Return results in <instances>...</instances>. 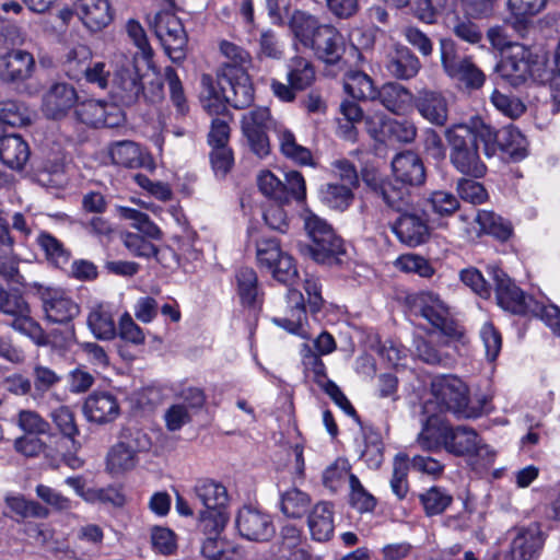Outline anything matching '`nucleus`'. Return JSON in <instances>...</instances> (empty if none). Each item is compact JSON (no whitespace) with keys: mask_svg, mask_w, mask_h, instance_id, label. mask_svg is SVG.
I'll return each mask as SVG.
<instances>
[{"mask_svg":"<svg viewBox=\"0 0 560 560\" xmlns=\"http://www.w3.org/2000/svg\"><path fill=\"white\" fill-rule=\"evenodd\" d=\"M380 194L389 207L400 213L392 226L399 241L408 246H418L424 243L429 237V228L418 210L407 208L405 201L407 190L396 188L393 183L387 180L380 185Z\"/></svg>","mask_w":560,"mask_h":560,"instance_id":"nucleus-1","label":"nucleus"},{"mask_svg":"<svg viewBox=\"0 0 560 560\" xmlns=\"http://www.w3.org/2000/svg\"><path fill=\"white\" fill-rule=\"evenodd\" d=\"M127 34L138 51L132 63L122 66L115 72V84L125 95L121 98L131 101L142 90L141 79L143 69L152 68L153 50L148 42L143 27L137 21H129L126 25Z\"/></svg>","mask_w":560,"mask_h":560,"instance_id":"nucleus-2","label":"nucleus"},{"mask_svg":"<svg viewBox=\"0 0 560 560\" xmlns=\"http://www.w3.org/2000/svg\"><path fill=\"white\" fill-rule=\"evenodd\" d=\"M195 499L203 508L199 512V527L203 533H221L228 521L229 494L226 488L212 479H200L192 488Z\"/></svg>","mask_w":560,"mask_h":560,"instance_id":"nucleus-3","label":"nucleus"},{"mask_svg":"<svg viewBox=\"0 0 560 560\" xmlns=\"http://www.w3.org/2000/svg\"><path fill=\"white\" fill-rule=\"evenodd\" d=\"M431 393L441 410L464 419L478 418L487 404L486 397H482L478 406L470 404L468 386L455 375L434 377L431 382Z\"/></svg>","mask_w":560,"mask_h":560,"instance_id":"nucleus-4","label":"nucleus"},{"mask_svg":"<svg viewBox=\"0 0 560 560\" xmlns=\"http://www.w3.org/2000/svg\"><path fill=\"white\" fill-rule=\"evenodd\" d=\"M304 229L312 240L307 246L308 255L318 264L335 265L345 253L342 241L335 234L332 228L322 218L310 210L301 213Z\"/></svg>","mask_w":560,"mask_h":560,"instance_id":"nucleus-5","label":"nucleus"},{"mask_svg":"<svg viewBox=\"0 0 560 560\" xmlns=\"http://www.w3.org/2000/svg\"><path fill=\"white\" fill-rule=\"evenodd\" d=\"M530 51L523 45H511L497 70L512 85H518L529 77L539 82L548 81L545 60H530Z\"/></svg>","mask_w":560,"mask_h":560,"instance_id":"nucleus-6","label":"nucleus"},{"mask_svg":"<svg viewBox=\"0 0 560 560\" xmlns=\"http://www.w3.org/2000/svg\"><path fill=\"white\" fill-rule=\"evenodd\" d=\"M441 62L447 77L467 89H479L483 85L485 73L472 62L470 57L457 55L453 42H441Z\"/></svg>","mask_w":560,"mask_h":560,"instance_id":"nucleus-7","label":"nucleus"},{"mask_svg":"<svg viewBox=\"0 0 560 560\" xmlns=\"http://www.w3.org/2000/svg\"><path fill=\"white\" fill-rule=\"evenodd\" d=\"M151 26L167 56L175 62L184 60L188 37L182 21L174 13L163 11L154 15Z\"/></svg>","mask_w":560,"mask_h":560,"instance_id":"nucleus-8","label":"nucleus"},{"mask_svg":"<svg viewBox=\"0 0 560 560\" xmlns=\"http://www.w3.org/2000/svg\"><path fill=\"white\" fill-rule=\"evenodd\" d=\"M487 270L495 285L498 304L503 310L513 314H532L533 311L539 310L537 301L526 296L502 269L489 266Z\"/></svg>","mask_w":560,"mask_h":560,"instance_id":"nucleus-9","label":"nucleus"},{"mask_svg":"<svg viewBox=\"0 0 560 560\" xmlns=\"http://www.w3.org/2000/svg\"><path fill=\"white\" fill-rule=\"evenodd\" d=\"M444 450L455 456H474L486 463H491L494 452L487 445L478 433L467 427H451L445 433Z\"/></svg>","mask_w":560,"mask_h":560,"instance_id":"nucleus-10","label":"nucleus"},{"mask_svg":"<svg viewBox=\"0 0 560 560\" xmlns=\"http://www.w3.org/2000/svg\"><path fill=\"white\" fill-rule=\"evenodd\" d=\"M413 308L432 326L451 338L460 337L457 325L451 318L447 305L433 292H420L413 298Z\"/></svg>","mask_w":560,"mask_h":560,"instance_id":"nucleus-11","label":"nucleus"},{"mask_svg":"<svg viewBox=\"0 0 560 560\" xmlns=\"http://www.w3.org/2000/svg\"><path fill=\"white\" fill-rule=\"evenodd\" d=\"M242 130L247 140H294L291 130L273 120L265 107L246 113L242 119Z\"/></svg>","mask_w":560,"mask_h":560,"instance_id":"nucleus-12","label":"nucleus"},{"mask_svg":"<svg viewBox=\"0 0 560 560\" xmlns=\"http://www.w3.org/2000/svg\"><path fill=\"white\" fill-rule=\"evenodd\" d=\"M45 319L52 324H68L80 313V306L71 295L60 288H40L38 290Z\"/></svg>","mask_w":560,"mask_h":560,"instance_id":"nucleus-13","label":"nucleus"},{"mask_svg":"<svg viewBox=\"0 0 560 560\" xmlns=\"http://www.w3.org/2000/svg\"><path fill=\"white\" fill-rule=\"evenodd\" d=\"M75 115L82 124L93 128H114L120 126L125 120L124 113L116 104L100 100H86L78 103Z\"/></svg>","mask_w":560,"mask_h":560,"instance_id":"nucleus-14","label":"nucleus"},{"mask_svg":"<svg viewBox=\"0 0 560 560\" xmlns=\"http://www.w3.org/2000/svg\"><path fill=\"white\" fill-rule=\"evenodd\" d=\"M236 528L243 538L256 542L268 541L276 533L271 516L254 506L238 511Z\"/></svg>","mask_w":560,"mask_h":560,"instance_id":"nucleus-15","label":"nucleus"},{"mask_svg":"<svg viewBox=\"0 0 560 560\" xmlns=\"http://www.w3.org/2000/svg\"><path fill=\"white\" fill-rule=\"evenodd\" d=\"M83 415L89 422L104 425L114 422L120 415L117 397L108 392H93L82 407Z\"/></svg>","mask_w":560,"mask_h":560,"instance_id":"nucleus-16","label":"nucleus"},{"mask_svg":"<svg viewBox=\"0 0 560 560\" xmlns=\"http://www.w3.org/2000/svg\"><path fill=\"white\" fill-rule=\"evenodd\" d=\"M365 125L374 140H413L416 138V128L407 120L386 118L376 114L369 117Z\"/></svg>","mask_w":560,"mask_h":560,"instance_id":"nucleus-17","label":"nucleus"},{"mask_svg":"<svg viewBox=\"0 0 560 560\" xmlns=\"http://www.w3.org/2000/svg\"><path fill=\"white\" fill-rule=\"evenodd\" d=\"M544 544L545 536L539 524L522 527L512 540L509 560H537Z\"/></svg>","mask_w":560,"mask_h":560,"instance_id":"nucleus-18","label":"nucleus"},{"mask_svg":"<svg viewBox=\"0 0 560 560\" xmlns=\"http://www.w3.org/2000/svg\"><path fill=\"white\" fill-rule=\"evenodd\" d=\"M77 101L78 93L71 84L56 82L44 94L42 110L47 118L59 119L67 115Z\"/></svg>","mask_w":560,"mask_h":560,"instance_id":"nucleus-19","label":"nucleus"},{"mask_svg":"<svg viewBox=\"0 0 560 560\" xmlns=\"http://www.w3.org/2000/svg\"><path fill=\"white\" fill-rule=\"evenodd\" d=\"M36 68L33 55L23 49H12L0 55V78L7 82H22L30 79Z\"/></svg>","mask_w":560,"mask_h":560,"instance_id":"nucleus-20","label":"nucleus"},{"mask_svg":"<svg viewBox=\"0 0 560 560\" xmlns=\"http://www.w3.org/2000/svg\"><path fill=\"white\" fill-rule=\"evenodd\" d=\"M75 15L83 26L92 33L102 31L113 20V11L108 0H77Z\"/></svg>","mask_w":560,"mask_h":560,"instance_id":"nucleus-21","label":"nucleus"},{"mask_svg":"<svg viewBox=\"0 0 560 560\" xmlns=\"http://www.w3.org/2000/svg\"><path fill=\"white\" fill-rule=\"evenodd\" d=\"M200 103L210 116L229 113L230 94L224 85L222 75L217 80L208 74L202 75Z\"/></svg>","mask_w":560,"mask_h":560,"instance_id":"nucleus-22","label":"nucleus"},{"mask_svg":"<svg viewBox=\"0 0 560 560\" xmlns=\"http://www.w3.org/2000/svg\"><path fill=\"white\" fill-rule=\"evenodd\" d=\"M109 154L115 164L150 172L155 170L153 156L144 152L138 142H114L109 148Z\"/></svg>","mask_w":560,"mask_h":560,"instance_id":"nucleus-23","label":"nucleus"},{"mask_svg":"<svg viewBox=\"0 0 560 560\" xmlns=\"http://www.w3.org/2000/svg\"><path fill=\"white\" fill-rule=\"evenodd\" d=\"M311 49L318 59L326 63L335 65L341 59L345 52V40L342 35L335 27L323 25Z\"/></svg>","mask_w":560,"mask_h":560,"instance_id":"nucleus-24","label":"nucleus"},{"mask_svg":"<svg viewBox=\"0 0 560 560\" xmlns=\"http://www.w3.org/2000/svg\"><path fill=\"white\" fill-rule=\"evenodd\" d=\"M392 170L397 182L419 186L425 180L422 161L411 151L398 153L392 161Z\"/></svg>","mask_w":560,"mask_h":560,"instance_id":"nucleus-25","label":"nucleus"},{"mask_svg":"<svg viewBox=\"0 0 560 560\" xmlns=\"http://www.w3.org/2000/svg\"><path fill=\"white\" fill-rule=\"evenodd\" d=\"M453 165L463 174L480 177L486 166L480 161L477 142H455L451 153Z\"/></svg>","mask_w":560,"mask_h":560,"instance_id":"nucleus-26","label":"nucleus"},{"mask_svg":"<svg viewBox=\"0 0 560 560\" xmlns=\"http://www.w3.org/2000/svg\"><path fill=\"white\" fill-rule=\"evenodd\" d=\"M224 85L230 94V105L243 108L254 101V89L249 75L245 71L232 73L231 69L222 73Z\"/></svg>","mask_w":560,"mask_h":560,"instance_id":"nucleus-27","label":"nucleus"},{"mask_svg":"<svg viewBox=\"0 0 560 560\" xmlns=\"http://www.w3.org/2000/svg\"><path fill=\"white\" fill-rule=\"evenodd\" d=\"M288 303L290 305V315L284 317H275L272 322L291 334L299 335L302 338H307V332L304 329L306 314L303 294L295 289H289Z\"/></svg>","mask_w":560,"mask_h":560,"instance_id":"nucleus-28","label":"nucleus"},{"mask_svg":"<svg viewBox=\"0 0 560 560\" xmlns=\"http://www.w3.org/2000/svg\"><path fill=\"white\" fill-rule=\"evenodd\" d=\"M416 106L421 116L434 125H444L447 119L448 104L440 92L423 90L419 92Z\"/></svg>","mask_w":560,"mask_h":560,"instance_id":"nucleus-29","label":"nucleus"},{"mask_svg":"<svg viewBox=\"0 0 560 560\" xmlns=\"http://www.w3.org/2000/svg\"><path fill=\"white\" fill-rule=\"evenodd\" d=\"M549 0H508L506 7L510 13L506 23L518 33L526 30L530 20L541 13Z\"/></svg>","mask_w":560,"mask_h":560,"instance_id":"nucleus-30","label":"nucleus"},{"mask_svg":"<svg viewBox=\"0 0 560 560\" xmlns=\"http://www.w3.org/2000/svg\"><path fill=\"white\" fill-rule=\"evenodd\" d=\"M387 70L397 79L408 80L416 77L421 63L416 55L405 46H398L389 55Z\"/></svg>","mask_w":560,"mask_h":560,"instance_id":"nucleus-31","label":"nucleus"},{"mask_svg":"<svg viewBox=\"0 0 560 560\" xmlns=\"http://www.w3.org/2000/svg\"><path fill=\"white\" fill-rule=\"evenodd\" d=\"M93 58L92 49L85 44L70 47L63 55L61 67L65 74L73 81H81Z\"/></svg>","mask_w":560,"mask_h":560,"instance_id":"nucleus-32","label":"nucleus"},{"mask_svg":"<svg viewBox=\"0 0 560 560\" xmlns=\"http://www.w3.org/2000/svg\"><path fill=\"white\" fill-rule=\"evenodd\" d=\"M308 527L312 537L317 541L328 540L334 533V512L327 502L316 504L308 515Z\"/></svg>","mask_w":560,"mask_h":560,"instance_id":"nucleus-33","label":"nucleus"},{"mask_svg":"<svg viewBox=\"0 0 560 560\" xmlns=\"http://www.w3.org/2000/svg\"><path fill=\"white\" fill-rule=\"evenodd\" d=\"M88 327L93 336L101 340H112L116 337L117 329L113 314L104 304L94 305L88 315Z\"/></svg>","mask_w":560,"mask_h":560,"instance_id":"nucleus-34","label":"nucleus"},{"mask_svg":"<svg viewBox=\"0 0 560 560\" xmlns=\"http://www.w3.org/2000/svg\"><path fill=\"white\" fill-rule=\"evenodd\" d=\"M4 504L7 510L2 514L5 517H19L22 520L28 517L44 518L49 514L45 506L36 501L25 499L22 494H5Z\"/></svg>","mask_w":560,"mask_h":560,"instance_id":"nucleus-35","label":"nucleus"},{"mask_svg":"<svg viewBox=\"0 0 560 560\" xmlns=\"http://www.w3.org/2000/svg\"><path fill=\"white\" fill-rule=\"evenodd\" d=\"M324 24L316 18L302 11H295L290 19V30L294 39L306 48H311L316 40L317 33Z\"/></svg>","mask_w":560,"mask_h":560,"instance_id":"nucleus-36","label":"nucleus"},{"mask_svg":"<svg viewBox=\"0 0 560 560\" xmlns=\"http://www.w3.org/2000/svg\"><path fill=\"white\" fill-rule=\"evenodd\" d=\"M447 137L448 140H491L498 135L481 118H472L469 124L455 125Z\"/></svg>","mask_w":560,"mask_h":560,"instance_id":"nucleus-37","label":"nucleus"},{"mask_svg":"<svg viewBox=\"0 0 560 560\" xmlns=\"http://www.w3.org/2000/svg\"><path fill=\"white\" fill-rule=\"evenodd\" d=\"M320 200L329 208L345 211L354 199L353 188L337 183H328L319 189Z\"/></svg>","mask_w":560,"mask_h":560,"instance_id":"nucleus-38","label":"nucleus"},{"mask_svg":"<svg viewBox=\"0 0 560 560\" xmlns=\"http://www.w3.org/2000/svg\"><path fill=\"white\" fill-rule=\"evenodd\" d=\"M237 294L243 305L253 306L258 301V279L254 269L248 267L240 268L236 272Z\"/></svg>","mask_w":560,"mask_h":560,"instance_id":"nucleus-39","label":"nucleus"},{"mask_svg":"<svg viewBox=\"0 0 560 560\" xmlns=\"http://www.w3.org/2000/svg\"><path fill=\"white\" fill-rule=\"evenodd\" d=\"M419 501L427 516H435L452 504L453 497L445 489L433 486L419 494Z\"/></svg>","mask_w":560,"mask_h":560,"instance_id":"nucleus-40","label":"nucleus"},{"mask_svg":"<svg viewBox=\"0 0 560 560\" xmlns=\"http://www.w3.org/2000/svg\"><path fill=\"white\" fill-rule=\"evenodd\" d=\"M219 50L221 56L226 59L222 73L228 72V69H231L232 73L245 71L250 65L249 54L235 43L222 39L219 43Z\"/></svg>","mask_w":560,"mask_h":560,"instance_id":"nucleus-41","label":"nucleus"},{"mask_svg":"<svg viewBox=\"0 0 560 560\" xmlns=\"http://www.w3.org/2000/svg\"><path fill=\"white\" fill-rule=\"evenodd\" d=\"M39 247L45 252L46 258L56 267L63 268L69 264L71 253L55 236L40 232L37 236Z\"/></svg>","mask_w":560,"mask_h":560,"instance_id":"nucleus-42","label":"nucleus"},{"mask_svg":"<svg viewBox=\"0 0 560 560\" xmlns=\"http://www.w3.org/2000/svg\"><path fill=\"white\" fill-rule=\"evenodd\" d=\"M288 81L292 88L304 90L315 79V70L312 63L302 57L292 58L288 65Z\"/></svg>","mask_w":560,"mask_h":560,"instance_id":"nucleus-43","label":"nucleus"},{"mask_svg":"<svg viewBox=\"0 0 560 560\" xmlns=\"http://www.w3.org/2000/svg\"><path fill=\"white\" fill-rule=\"evenodd\" d=\"M137 464L138 456L119 441L112 446L106 457V466L112 474H121L131 470Z\"/></svg>","mask_w":560,"mask_h":560,"instance_id":"nucleus-44","label":"nucleus"},{"mask_svg":"<svg viewBox=\"0 0 560 560\" xmlns=\"http://www.w3.org/2000/svg\"><path fill=\"white\" fill-rule=\"evenodd\" d=\"M381 103L390 112H402L411 101L410 92L397 83L383 85L378 93Z\"/></svg>","mask_w":560,"mask_h":560,"instance_id":"nucleus-45","label":"nucleus"},{"mask_svg":"<svg viewBox=\"0 0 560 560\" xmlns=\"http://www.w3.org/2000/svg\"><path fill=\"white\" fill-rule=\"evenodd\" d=\"M50 419L62 436L69 439L74 447L80 446L75 443V438L79 435L80 431L75 422L74 413L70 407L59 406L52 409Z\"/></svg>","mask_w":560,"mask_h":560,"instance_id":"nucleus-46","label":"nucleus"},{"mask_svg":"<svg viewBox=\"0 0 560 560\" xmlns=\"http://www.w3.org/2000/svg\"><path fill=\"white\" fill-rule=\"evenodd\" d=\"M345 90L349 95L358 100H373L376 96L371 78L361 71H352L347 74Z\"/></svg>","mask_w":560,"mask_h":560,"instance_id":"nucleus-47","label":"nucleus"},{"mask_svg":"<svg viewBox=\"0 0 560 560\" xmlns=\"http://www.w3.org/2000/svg\"><path fill=\"white\" fill-rule=\"evenodd\" d=\"M410 468V459L407 454L398 453L393 462V475L390 479V488L394 494L402 500L408 493V471Z\"/></svg>","mask_w":560,"mask_h":560,"instance_id":"nucleus-48","label":"nucleus"},{"mask_svg":"<svg viewBox=\"0 0 560 560\" xmlns=\"http://www.w3.org/2000/svg\"><path fill=\"white\" fill-rule=\"evenodd\" d=\"M310 504V495L298 488H291L281 495L280 508L288 517L303 516Z\"/></svg>","mask_w":560,"mask_h":560,"instance_id":"nucleus-49","label":"nucleus"},{"mask_svg":"<svg viewBox=\"0 0 560 560\" xmlns=\"http://www.w3.org/2000/svg\"><path fill=\"white\" fill-rule=\"evenodd\" d=\"M447 430V424L436 423L430 420L418 434L417 443L422 450L429 452L436 451L441 447L444 448L445 433Z\"/></svg>","mask_w":560,"mask_h":560,"instance_id":"nucleus-50","label":"nucleus"},{"mask_svg":"<svg viewBox=\"0 0 560 560\" xmlns=\"http://www.w3.org/2000/svg\"><path fill=\"white\" fill-rule=\"evenodd\" d=\"M30 155L27 142H0V160L13 170H22Z\"/></svg>","mask_w":560,"mask_h":560,"instance_id":"nucleus-51","label":"nucleus"},{"mask_svg":"<svg viewBox=\"0 0 560 560\" xmlns=\"http://www.w3.org/2000/svg\"><path fill=\"white\" fill-rule=\"evenodd\" d=\"M476 221L483 232L491 234L499 240L505 241L512 233L511 225L492 211L480 210L477 214Z\"/></svg>","mask_w":560,"mask_h":560,"instance_id":"nucleus-52","label":"nucleus"},{"mask_svg":"<svg viewBox=\"0 0 560 560\" xmlns=\"http://www.w3.org/2000/svg\"><path fill=\"white\" fill-rule=\"evenodd\" d=\"M259 190L275 201L289 202V192L287 186L277 178L271 172L264 171L257 178Z\"/></svg>","mask_w":560,"mask_h":560,"instance_id":"nucleus-53","label":"nucleus"},{"mask_svg":"<svg viewBox=\"0 0 560 560\" xmlns=\"http://www.w3.org/2000/svg\"><path fill=\"white\" fill-rule=\"evenodd\" d=\"M211 166L215 177L224 178L234 165V155L228 142H217L210 153Z\"/></svg>","mask_w":560,"mask_h":560,"instance_id":"nucleus-54","label":"nucleus"},{"mask_svg":"<svg viewBox=\"0 0 560 560\" xmlns=\"http://www.w3.org/2000/svg\"><path fill=\"white\" fill-rule=\"evenodd\" d=\"M350 465L346 459L338 458L330 466H328L323 474V483L331 492L340 489L346 480H349Z\"/></svg>","mask_w":560,"mask_h":560,"instance_id":"nucleus-55","label":"nucleus"},{"mask_svg":"<svg viewBox=\"0 0 560 560\" xmlns=\"http://www.w3.org/2000/svg\"><path fill=\"white\" fill-rule=\"evenodd\" d=\"M10 325L14 330L31 338L37 346H46L48 343L44 329L30 316V313H24L14 318Z\"/></svg>","mask_w":560,"mask_h":560,"instance_id":"nucleus-56","label":"nucleus"},{"mask_svg":"<svg viewBox=\"0 0 560 560\" xmlns=\"http://www.w3.org/2000/svg\"><path fill=\"white\" fill-rule=\"evenodd\" d=\"M350 504L359 512H371L376 505L375 498L366 491L355 475L349 477Z\"/></svg>","mask_w":560,"mask_h":560,"instance_id":"nucleus-57","label":"nucleus"},{"mask_svg":"<svg viewBox=\"0 0 560 560\" xmlns=\"http://www.w3.org/2000/svg\"><path fill=\"white\" fill-rule=\"evenodd\" d=\"M121 241L130 254L136 257L158 258V247L140 234L126 232L121 235Z\"/></svg>","mask_w":560,"mask_h":560,"instance_id":"nucleus-58","label":"nucleus"},{"mask_svg":"<svg viewBox=\"0 0 560 560\" xmlns=\"http://www.w3.org/2000/svg\"><path fill=\"white\" fill-rule=\"evenodd\" d=\"M432 212L440 217L452 215L459 208V201L452 192L438 190L433 191L427 199Z\"/></svg>","mask_w":560,"mask_h":560,"instance_id":"nucleus-59","label":"nucleus"},{"mask_svg":"<svg viewBox=\"0 0 560 560\" xmlns=\"http://www.w3.org/2000/svg\"><path fill=\"white\" fill-rule=\"evenodd\" d=\"M18 427L27 434L40 435L49 431V423L34 410H21L16 418Z\"/></svg>","mask_w":560,"mask_h":560,"instance_id":"nucleus-60","label":"nucleus"},{"mask_svg":"<svg viewBox=\"0 0 560 560\" xmlns=\"http://www.w3.org/2000/svg\"><path fill=\"white\" fill-rule=\"evenodd\" d=\"M284 253L275 238H261L256 241V258L259 266L267 269L275 266Z\"/></svg>","mask_w":560,"mask_h":560,"instance_id":"nucleus-61","label":"nucleus"},{"mask_svg":"<svg viewBox=\"0 0 560 560\" xmlns=\"http://www.w3.org/2000/svg\"><path fill=\"white\" fill-rule=\"evenodd\" d=\"M164 77L170 90V96L173 105L176 107L178 114L185 115L188 112V104L184 93V89L182 82L175 72V70L171 67H166L164 71Z\"/></svg>","mask_w":560,"mask_h":560,"instance_id":"nucleus-62","label":"nucleus"},{"mask_svg":"<svg viewBox=\"0 0 560 560\" xmlns=\"http://www.w3.org/2000/svg\"><path fill=\"white\" fill-rule=\"evenodd\" d=\"M395 266L397 269L407 273H417L420 277L429 278L433 275L434 270L431 265L421 256L408 254L402 255L396 259Z\"/></svg>","mask_w":560,"mask_h":560,"instance_id":"nucleus-63","label":"nucleus"},{"mask_svg":"<svg viewBox=\"0 0 560 560\" xmlns=\"http://www.w3.org/2000/svg\"><path fill=\"white\" fill-rule=\"evenodd\" d=\"M112 77V71L107 63L102 60H91L90 65L82 75V80L101 90H106Z\"/></svg>","mask_w":560,"mask_h":560,"instance_id":"nucleus-64","label":"nucleus"}]
</instances>
